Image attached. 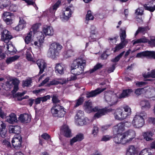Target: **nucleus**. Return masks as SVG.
<instances>
[{"label": "nucleus", "instance_id": "1", "mask_svg": "<svg viewBox=\"0 0 155 155\" xmlns=\"http://www.w3.org/2000/svg\"><path fill=\"white\" fill-rule=\"evenodd\" d=\"M123 125L121 122L117 124L113 128L114 133L117 134L114 138V141L117 143L125 144L130 143L136 137L135 131L131 129L121 134L125 129Z\"/></svg>", "mask_w": 155, "mask_h": 155}, {"label": "nucleus", "instance_id": "2", "mask_svg": "<svg viewBox=\"0 0 155 155\" xmlns=\"http://www.w3.org/2000/svg\"><path fill=\"white\" fill-rule=\"evenodd\" d=\"M147 117V114L144 112L137 113L134 117L132 121V124L136 128L142 127L145 124V119Z\"/></svg>", "mask_w": 155, "mask_h": 155}, {"label": "nucleus", "instance_id": "3", "mask_svg": "<svg viewBox=\"0 0 155 155\" xmlns=\"http://www.w3.org/2000/svg\"><path fill=\"white\" fill-rule=\"evenodd\" d=\"M92 104V103L91 101H88L86 102L85 109L86 112L88 113L92 112H97L94 115L95 118H99L106 113L107 110L106 109H100L97 107L93 108Z\"/></svg>", "mask_w": 155, "mask_h": 155}, {"label": "nucleus", "instance_id": "4", "mask_svg": "<svg viewBox=\"0 0 155 155\" xmlns=\"http://www.w3.org/2000/svg\"><path fill=\"white\" fill-rule=\"evenodd\" d=\"M62 48V46L58 43H52L50 45L48 50V56L52 59H54L58 56Z\"/></svg>", "mask_w": 155, "mask_h": 155}, {"label": "nucleus", "instance_id": "5", "mask_svg": "<svg viewBox=\"0 0 155 155\" xmlns=\"http://www.w3.org/2000/svg\"><path fill=\"white\" fill-rule=\"evenodd\" d=\"M76 65L72 68L71 72L74 75H79L84 72V68L86 65V61L81 58L76 60Z\"/></svg>", "mask_w": 155, "mask_h": 155}, {"label": "nucleus", "instance_id": "6", "mask_svg": "<svg viewBox=\"0 0 155 155\" xmlns=\"http://www.w3.org/2000/svg\"><path fill=\"white\" fill-rule=\"evenodd\" d=\"M51 113L54 117H61L65 114L63 107L60 105H53L51 110Z\"/></svg>", "mask_w": 155, "mask_h": 155}, {"label": "nucleus", "instance_id": "7", "mask_svg": "<svg viewBox=\"0 0 155 155\" xmlns=\"http://www.w3.org/2000/svg\"><path fill=\"white\" fill-rule=\"evenodd\" d=\"M104 98L106 102L110 106L115 104L117 102L118 98L116 95L111 92L105 93Z\"/></svg>", "mask_w": 155, "mask_h": 155}, {"label": "nucleus", "instance_id": "8", "mask_svg": "<svg viewBox=\"0 0 155 155\" xmlns=\"http://www.w3.org/2000/svg\"><path fill=\"white\" fill-rule=\"evenodd\" d=\"M22 143V137L18 134L14 136L12 141L13 147L16 150H18L21 147Z\"/></svg>", "mask_w": 155, "mask_h": 155}, {"label": "nucleus", "instance_id": "9", "mask_svg": "<svg viewBox=\"0 0 155 155\" xmlns=\"http://www.w3.org/2000/svg\"><path fill=\"white\" fill-rule=\"evenodd\" d=\"M115 118L119 120H122L126 119L127 117L125 113L122 108H118L116 110L114 113Z\"/></svg>", "mask_w": 155, "mask_h": 155}, {"label": "nucleus", "instance_id": "10", "mask_svg": "<svg viewBox=\"0 0 155 155\" xmlns=\"http://www.w3.org/2000/svg\"><path fill=\"white\" fill-rule=\"evenodd\" d=\"M13 37L11 32L7 30H3L2 34L1 40L5 43L9 41Z\"/></svg>", "mask_w": 155, "mask_h": 155}, {"label": "nucleus", "instance_id": "11", "mask_svg": "<svg viewBox=\"0 0 155 155\" xmlns=\"http://www.w3.org/2000/svg\"><path fill=\"white\" fill-rule=\"evenodd\" d=\"M105 89V88L101 89L100 88H98L95 90L92 91L90 92H87L86 94V97L88 98L95 97L103 92Z\"/></svg>", "mask_w": 155, "mask_h": 155}, {"label": "nucleus", "instance_id": "12", "mask_svg": "<svg viewBox=\"0 0 155 155\" xmlns=\"http://www.w3.org/2000/svg\"><path fill=\"white\" fill-rule=\"evenodd\" d=\"M61 133L67 137H69L71 136V130L67 125H64L61 127Z\"/></svg>", "mask_w": 155, "mask_h": 155}, {"label": "nucleus", "instance_id": "13", "mask_svg": "<svg viewBox=\"0 0 155 155\" xmlns=\"http://www.w3.org/2000/svg\"><path fill=\"white\" fill-rule=\"evenodd\" d=\"M155 133V130L152 129L151 130L143 132V136L144 139L147 141L151 140L153 139L152 137L154 134Z\"/></svg>", "mask_w": 155, "mask_h": 155}, {"label": "nucleus", "instance_id": "14", "mask_svg": "<svg viewBox=\"0 0 155 155\" xmlns=\"http://www.w3.org/2000/svg\"><path fill=\"white\" fill-rule=\"evenodd\" d=\"M18 120L22 123H27L31 121L30 116L26 114H21L18 118Z\"/></svg>", "mask_w": 155, "mask_h": 155}, {"label": "nucleus", "instance_id": "15", "mask_svg": "<svg viewBox=\"0 0 155 155\" xmlns=\"http://www.w3.org/2000/svg\"><path fill=\"white\" fill-rule=\"evenodd\" d=\"M55 71L56 73L62 74L66 69V66L62 64H57L55 67Z\"/></svg>", "mask_w": 155, "mask_h": 155}, {"label": "nucleus", "instance_id": "16", "mask_svg": "<svg viewBox=\"0 0 155 155\" xmlns=\"http://www.w3.org/2000/svg\"><path fill=\"white\" fill-rule=\"evenodd\" d=\"M36 63L40 69L39 74H42L45 68L46 64L43 59H40L36 61Z\"/></svg>", "mask_w": 155, "mask_h": 155}, {"label": "nucleus", "instance_id": "17", "mask_svg": "<svg viewBox=\"0 0 155 155\" xmlns=\"http://www.w3.org/2000/svg\"><path fill=\"white\" fill-rule=\"evenodd\" d=\"M43 31L46 36H52L54 34V30L51 26H46L43 28Z\"/></svg>", "mask_w": 155, "mask_h": 155}, {"label": "nucleus", "instance_id": "18", "mask_svg": "<svg viewBox=\"0 0 155 155\" xmlns=\"http://www.w3.org/2000/svg\"><path fill=\"white\" fill-rule=\"evenodd\" d=\"M71 10L68 7H67L63 13L62 20L64 21L68 20L69 18L71 17Z\"/></svg>", "mask_w": 155, "mask_h": 155}, {"label": "nucleus", "instance_id": "19", "mask_svg": "<svg viewBox=\"0 0 155 155\" xmlns=\"http://www.w3.org/2000/svg\"><path fill=\"white\" fill-rule=\"evenodd\" d=\"M61 2L58 1L54 5L51 7L49 10L50 13L52 15L51 16L53 18L54 16V14L56 11L59 7Z\"/></svg>", "mask_w": 155, "mask_h": 155}, {"label": "nucleus", "instance_id": "20", "mask_svg": "<svg viewBox=\"0 0 155 155\" xmlns=\"http://www.w3.org/2000/svg\"><path fill=\"white\" fill-rule=\"evenodd\" d=\"M6 121L10 124H12L17 120L16 115L14 113H11L7 117L6 116Z\"/></svg>", "mask_w": 155, "mask_h": 155}, {"label": "nucleus", "instance_id": "21", "mask_svg": "<svg viewBox=\"0 0 155 155\" xmlns=\"http://www.w3.org/2000/svg\"><path fill=\"white\" fill-rule=\"evenodd\" d=\"M84 136L82 134H78L70 140V144L72 145L75 142L81 141L84 139Z\"/></svg>", "mask_w": 155, "mask_h": 155}, {"label": "nucleus", "instance_id": "22", "mask_svg": "<svg viewBox=\"0 0 155 155\" xmlns=\"http://www.w3.org/2000/svg\"><path fill=\"white\" fill-rule=\"evenodd\" d=\"M20 127L18 126H10L9 128V132L10 133L18 134L20 132Z\"/></svg>", "mask_w": 155, "mask_h": 155}, {"label": "nucleus", "instance_id": "23", "mask_svg": "<svg viewBox=\"0 0 155 155\" xmlns=\"http://www.w3.org/2000/svg\"><path fill=\"white\" fill-rule=\"evenodd\" d=\"M26 22L20 18L18 25L15 27V29L17 31H20L24 28L26 26Z\"/></svg>", "mask_w": 155, "mask_h": 155}, {"label": "nucleus", "instance_id": "24", "mask_svg": "<svg viewBox=\"0 0 155 155\" xmlns=\"http://www.w3.org/2000/svg\"><path fill=\"white\" fill-rule=\"evenodd\" d=\"M151 51H145L137 53L136 56L137 58H143L145 57H150Z\"/></svg>", "mask_w": 155, "mask_h": 155}, {"label": "nucleus", "instance_id": "25", "mask_svg": "<svg viewBox=\"0 0 155 155\" xmlns=\"http://www.w3.org/2000/svg\"><path fill=\"white\" fill-rule=\"evenodd\" d=\"M150 29L148 26L145 27H140L138 28L137 30V31L135 35H137L139 33H141L144 34L147 31Z\"/></svg>", "mask_w": 155, "mask_h": 155}, {"label": "nucleus", "instance_id": "26", "mask_svg": "<svg viewBox=\"0 0 155 155\" xmlns=\"http://www.w3.org/2000/svg\"><path fill=\"white\" fill-rule=\"evenodd\" d=\"M148 98L155 97V88H149L146 92Z\"/></svg>", "mask_w": 155, "mask_h": 155}, {"label": "nucleus", "instance_id": "27", "mask_svg": "<svg viewBox=\"0 0 155 155\" xmlns=\"http://www.w3.org/2000/svg\"><path fill=\"white\" fill-rule=\"evenodd\" d=\"M74 51L72 49H71L65 51L63 53L64 57L66 58L71 57L74 55Z\"/></svg>", "mask_w": 155, "mask_h": 155}, {"label": "nucleus", "instance_id": "28", "mask_svg": "<svg viewBox=\"0 0 155 155\" xmlns=\"http://www.w3.org/2000/svg\"><path fill=\"white\" fill-rule=\"evenodd\" d=\"M150 4H152V6H148V5L145 4L144 7L146 10L149 11L151 12H153L155 10V0H153L150 2Z\"/></svg>", "mask_w": 155, "mask_h": 155}, {"label": "nucleus", "instance_id": "29", "mask_svg": "<svg viewBox=\"0 0 155 155\" xmlns=\"http://www.w3.org/2000/svg\"><path fill=\"white\" fill-rule=\"evenodd\" d=\"M132 91V90L131 89L124 90L122 93L119 96V97L120 98H122L127 97L130 95Z\"/></svg>", "mask_w": 155, "mask_h": 155}, {"label": "nucleus", "instance_id": "30", "mask_svg": "<svg viewBox=\"0 0 155 155\" xmlns=\"http://www.w3.org/2000/svg\"><path fill=\"white\" fill-rule=\"evenodd\" d=\"M140 105L143 109H149L151 107L149 102L146 100L141 101L140 102Z\"/></svg>", "mask_w": 155, "mask_h": 155}, {"label": "nucleus", "instance_id": "31", "mask_svg": "<svg viewBox=\"0 0 155 155\" xmlns=\"http://www.w3.org/2000/svg\"><path fill=\"white\" fill-rule=\"evenodd\" d=\"M135 151L136 148L134 146H129L127 150L126 155H134Z\"/></svg>", "mask_w": 155, "mask_h": 155}, {"label": "nucleus", "instance_id": "32", "mask_svg": "<svg viewBox=\"0 0 155 155\" xmlns=\"http://www.w3.org/2000/svg\"><path fill=\"white\" fill-rule=\"evenodd\" d=\"M102 66V65L101 64L98 63L93 68L90 69L87 71V72L89 74L92 73L97 70L101 68Z\"/></svg>", "mask_w": 155, "mask_h": 155}, {"label": "nucleus", "instance_id": "33", "mask_svg": "<svg viewBox=\"0 0 155 155\" xmlns=\"http://www.w3.org/2000/svg\"><path fill=\"white\" fill-rule=\"evenodd\" d=\"M19 56L15 55L12 57L8 58L6 61V62L7 64H9L12 63V62L16 60L19 58Z\"/></svg>", "mask_w": 155, "mask_h": 155}, {"label": "nucleus", "instance_id": "34", "mask_svg": "<svg viewBox=\"0 0 155 155\" xmlns=\"http://www.w3.org/2000/svg\"><path fill=\"white\" fill-rule=\"evenodd\" d=\"M53 103V105L58 106V105H60V101L58 98V96L56 95H54L52 99Z\"/></svg>", "mask_w": 155, "mask_h": 155}, {"label": "nucleus", "instance_id": "35", "mask_svg": "<svg viewBox=\"0 0 155 155\" xmlns=\"http://www.w3.org/2000/svg\"><path fill=\"white\" fill-rule=\"evenodd\" d=\"M137 155H152V153L149 149L145 148L142 150Z\"/></svg>", "mask_w": 155, "mask_h": 155}, {"label": "nucleus", "instance_id": "36", "mask_svg": "<svg viewBox=\"0 0 155 155\" xmlns=\"http://www.w3.org/2000/svg\"><path fill=\"white\" fill-rule=\"evenodd\" d=\"M124 111L125 113L127 114V117L129 116L131 114V109L128 106L126 105L124 106L122 108Z\"/></svg>", "mask_w": 155, "mask_h": 155}, {"label": "nucleus", "instance_id": "37", "mask_svg": "<svg viewBox=\"0 0 155 155\" xmlns=\"http://www.w3.org/2000/svg\"><path fill=\"white\" fill-rule=\"evenodd\" d=\"M44 35L43 36H41V38L40 39H39L38 41H35L34 42V45L37 46L39 48L41 47L42 45V43H43L44 40Z\"/></svg>", "mask_w": 155, "mask_h": 155}, {"label": "nucleus", "instance_id": "38", "mask_svg": "<svg viewBox=\"0 0 155 155\" xmlns=\"http://www.w3.org/2000/svg\"><path fill=\"white\" fill-rule=\"evenodd\" d=\"M14 18V15L12 14V15L9 16V17H7L3 20L8 25H10L12 23Z\"/></svg>", "mask_w": 155, "mask_h": 155}, {"label": "nucleus", "instance_id": "39", "mask_svg": "<svg viewBox=\"0 0 155 155\" xmlns=\"http://www.w3.org/2000/svg\"><path fill=\"white\" fill-rule=\"evenodd\" d=\"M143 76L145 78L152 77L155 78V69L152 70L150 73L148 72L147 74H144Z\"/></svg>", "mask_w": 155, "mask_h": 155}, {"label": "nucleus", "instance_id": "40", "mask_svg": "<svg viewBox=\"0 0 155 155\" xmlns=\"http://www.w3.org/2000/svg\"><path fill=\"white\" fill-rule=\"evenodd\" d=\"M32 33L33 31H30L25 37V41L26 44H28L30 43L31 39V36Z\"/></svg>", "mask_w": 155, "mask_h": 155}, {"label": "nucleus", "instance_id": "41", "mask_svg": "<svg viewBox=\"0 0 155 155\" xmlns=\"http://www.w3.org/2000/svg\"><path fill=\"white\" fill-rule=\"evenodd\" d=\"M148 42V40L145 37H143L134 41L133 43V45L140 43H145Z\"/></svg>", "mask_w": 155, "mask_h": 155}, {"label": "nucleus", "instance_id": "42", "mask_svg": "<svg viewBox=\"0 0 155 155\" xmlns=\"http://www.w3.org/2000/svg\"><path fill=\"white\" fill-rule=\"evenodd\" d=\"M84 112L81 110H78L76 116L75 117V119L81 118L83 119V118H84Z\"/></svg>", "mask_w": 155, "mask_h": 155}, {"label": "nucleus", "instance_id": "43", "mask_svg": "<svg viewBox=\"0 0 155 155\" xmlns=\"http://www.w3.org/2000/svg\"><path fill=\"white\" fill-rule=\"evenodd\" d=\"M94 18V17L91 14V11H88L86 16V21L93 20Z\"/></svg>", "mask_w": 155, "mask_h": 155}, {"label": "nucleus", "instance_id": "44", "mask_svg": "<svg viewBox=\"0 0 155 155\" xmlns=\"http://www.w3.org/2000/svg\"><path fill=\"white\" fill-rule=\"evenodd\" d=\"M75 120L76 123L78 125L82 126L85 124L84 118H83V119L80 118Z\"/></svg>", "mask_w": 155, "mask_h": 155}, {"label": "nucleus", "instance_id": "45", "mask_svg": "<svg viewBox=\"0 0 155 155\" xmlns=\"http://www.w3.org/2000/svg\"><path fill=\"white\" fill-rule=\"evenodd\" d=\"M125 51H123L121 53H120L116 57L112 59L111 61L113 62H116L118 61L121 58L122 56L123 55Z\"/></svg>", "mask_w": 155, "mask_h": 155}, {"label": "nucleus", "instance_id": "46", "mask_svg": "<svg viewBox=\"0 0 155 155\" xmlns=\"http://www.w3.org/2000/svg\"><path fill=\"white\" fill-rule=\"evenodd\" d=\"M31 53V50L30 49H28L26 51V58L28 60L31 61L32 59V55Z\"/></svg>", "mask_w": 155, "mask_h": 155}, {"label": "nucleus", "instance_id": "47", "mask_svg": "<svg viewBox=\"0 0 155 155\" xmlns=\"http://www.w3.org/2000/svg\"><path fill=\"white\" fill-rule=\"evenodd\" d=\"M109 51V49H107L101 54V58L102 59H105L107 58L108 56L110 55V53L107 54L108 51Z\"/></svg>", "mask_w": 155, "mask_h": 155}, {"label": "nucleus", "instance_id": "48", "mask_svg": "<svg viewBox=\"0 0 155 155\" xmlns=\"http://www.w3.org/2000/svg\"><path fill=\"white\" fill-rule=\"evenodd\" d=\"M121 32L120 34V40H123L124 39H126V32L125 30L121 29Z\"/></svg>", "mask_w": 155, "mask_h": 155}, {"label": "nucleus", "instance_id": "49", "mask_svg": "<svg viewBox=\"0 0 155 155\" xmlns=\"http://www.w3.org/2000/svg\"><path fill=\"white\" fill-rule=\"evenodd\" d=\"M143 8H139L136 10L135 14L136 15H141L143 14Z\"/></svg>", "mask_w": 155, "mask_h": 155}, {"label": "nucleus", "instance_id": "50", "mask_svg": "<svg viewBox=\"0 0 155 155\" xmlns=\"http://www.w3.org/2000/svg\"><path fill=\"white\" fill-rule=\"evenodd\" d=\"M31 83V81L30 79L23 81L22 82V86L23 87L29 86Z\"/></svg>", "mask_w": 155, "mask_h": 155}, {"label": "nucleus", "instance_id": "51", "mask_svg": "<svg viewBox=\"0 0 155 155\" xmlns=\"http://www.w3.org/2000/svg\"><path fill=\"white\" fill-rule=\"evenodd\" d=\"M83 97H80L77 100L76 103L74 107H76L81 104L83 102Z\"/></svg>", "mask_w": 155, "mask_h": 155}, {"label": "nucleus", "instance_id": "52", "mask_svg": "<svg viewBox=\"0 0 155 155\" xmlns=\"http://www.w3.org/2000/svg\"><path fill=\"white\" fill-rule=\"evenodd\" d=\"M1 2L2 3L5 8L11 4L10 0H1Z\"/></svg>", "mask_w": 155, "mask_h": 155}, {"label": "nucleus", "instance_id": "53", "mask_svg": "<svg viewBox=\"0 0 155 155\" xmlns=\"http://www.w3.org/2000/svg\"><path fill=\"white\" fill-rule=\"evenodd\" d=\"M148 44L152 47L155 46V37L151 38L150 41H148Z\"/></svg>", "mask_w": 155, "mask_h": 155}, {"label": "nucleus", "instance_id": "54", "mask_svg": "<svg viewBox=\"0 0 155 155\" xmlns=\"http://www.w3.org/2000/svg\"><path fill=\"white\" fill-rule=\"evenodd\" d=\"M99 128L97 126H94L93 127V129L92 130V134L94 135V136H96L99 131Z\"/></svg>", "mask_w": 155, "mask_h": 155}, {"label": "nucleus", "instance_id": "55", "mask_svg": "<svg viewBox=\"0 0 155 155\" xmlns=\"http://www.w3.org/2000/svg\"><path fill=\"white\" fill-rule=\"evenodd\" d=\"M18 6L16 5L12 4L9 7V9L11 11L15 12L17 10Z\"/></svg>", "mask_w": 155, "mask_h": 155}, {"label": "nucleus", "instance_id": "56", "mask_svg": "<svg viewBox=\"0 0 155 155\" xmlns=\"http://www.w3.org/2000/svg\"><path fill=\"white\" fill-rule=\"evenodd\" d=\"M121 123L123 124V127L124 128L125 127H131L132 124V123H131L130 122L128 121H125L123 122H121Z\"/></svg>", "mask_w": 155, "mask_h": 155}, {"label": "nucleus", "instance_id": "57", "mask_svg": "<svg viewBox=\"0 0 155 155\" xmlns=\"http://www.w3.org/2000/svg\"><path fill=\"white\" fill-rule=\"evenodd\" d=\"M144 90V88H138L135 90V93L137 95H139L143 93Z\"/></svg>", "mask_w": 155, "mask_h": 155}, {"label": "nucleus", "instance_id": "58", "mask_svg": "<svg viewBox=\"0 0 155 155\" xmlns=\"http://www.w3.org/2000/svg\"><path fill=\"white\" fill-rule=\"evenodd\" d=\"M12 14L10 13L9 12H5L2 14V17L3 19L7 18V17H9V16L10 15H12Z\"/></svg>", "mask_w": 155, "mask_h": 155}, {"label": "nucleus", "instance_id": "59", "mask_svg": "<svg viewBox=\"0 0 155 155\" xmlns=\"http://www.w3.org/2000/svg\"><path fill=\"white\" fill-rule=\"evenodd\" d=\"M58 84H63L67 83L68 81L64 78H58Z\"/></svg>", "mask_w": 155, "mask_h": 155}, {"label": "nucleus", "instance_id": "60", "mask_svg": "<svg viewBox=\"0 0 155 155\" xmlns=\"http://www.w3.org/2000/svg\"><path fill=\"white\" fill-rule=\"evenodd\" d=\"M58 84V79H54L50 81L49 84L50 85H56Z\"/></svg>", "mask_w": 155, "mask_h": 155}, {"label": "nucleus", "instance_id": "61", "mask_svg": "<svg viewBox=\"0 0 155 155\" xmlns=\"http://www.w3.org/2000/svg\"><path fill=\"white\" fill-rule=\"evenodd\" d=\"M5 43L6 44L5 45V47H6L8 50L10 48H12V47L13 46L11 41H8L7 42V43Z\"/></svg>", "mask_w": 155, "mask_h": 155}, {"label": "nucleus", "instance_id": "62", "mask_svg": "<svg viewBox=\"0 0 155 155\" xmlns=\"http://www.w3.org/2000/svg\"><path fill=\"white\" fill-rule=\"evenodd\" d=\"M112 138L111 136H110L109 135L104 136L103 137L101 141H107L110 140Z\"/></svg>", "mask_w": 155, "mask_h": 155}, {"label": "nucleus", "instance_id": "63", "mask_svg": "<svg viewBox=\"0 0 155 155\" xmlns=\"http://www.w3.org/2000/svg\"><path fill=\"white\" fill-rule=\"evenodd\" d=\"M146 84L145 82L143 81H137L136 82V85L138 87H141L143 86Z\"/></svg>", "mask_w": 155, "mask_h": 155}, {"label": "nucleus", "instance_id": "64", "mask_svg": "<svg viewBox=\"0 0 155 155\" xmlns=\"http://www.w3.org/2000/svg\"><path fill=\"white\" fill-rule=\"evenodd\" d=\"M124 47L120 43L118 45H117L115 48L114 52H116L119 50L123 48Z\"/></svg>", "mask_w": 155, "mask_h": 155}]
</instances>
